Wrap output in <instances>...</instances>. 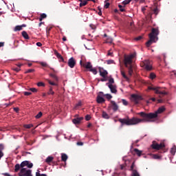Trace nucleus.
<instances>
[{
	"label": "nucleus",
	"instance_id": "obj_1",
	"mask_svg": "<svg viewBox=\"0 0 176 176\" xmlns=\"http://www.w3.org/2000/svg\"><path fill=\"white\" fill-rule=\"evenodd\" d=\"M164 111H166V108H164V107H161L154 113H147L144 111L138 113V115L141 116L142 118H138L135 117H133L131 119L129 118H119L118 122L121 123L122 126L124 124H126V126H134L135 124H138V123L155 122L153 119H156V118H157V115L160 113H163Z\"/></svg>",
	"mask_w": 176,
	"mask_h": 176
},
{
	"label": "nucleus",
	"instance_id": "obj_2",
	"mask_svg": "<svg viewBox=\"0 0 176 176\" xmlns=\"http://www.w3.org/2000/svg\"><path fill=\"white\" fill-rule=\"evenodd\" d=\"M137 56V53L134 52L130 55H125L124 57V64L128 69L129 75H133V58Z\"/></svg>",
	"mask_w": 176,
	"mask_h": 176
},
{
	"label": "nucleus",
	"instance_id": "obj_3",
	"mask_svg": "<svg viewBox=\"0 0 176 176\" xmlns=\"http://www.w3.org/2000/svg\"><path fill=\"white\" fill-rule=\"evenodd\" d=\"M158 35H159V30L157 28H153L151 30V32L148 34L150 39L146 43V46H147V47H149L151 45H152V43L156 42V41L155 40L156 39V37Z\"/></svg>",
	"mask_w": 176,
	"mask_h": 176
},
{
	"label": "nucleus",
	"instance_id": "obj_4",
	"mask_svg": "<svg viewBox=\"0 0 176 176\" xmlns=\"http://www.w3.org/2000/svg\"><path fill=\"white\" fill-rule=\"evenodd\" d=\"M141 67L144 68L146 71H152V63L149 60H145L140 63Z\"/></svg>",
	"mask_w": 176,
	"mask_h": 176
},
{
	"label": "nucleus",
	"instance_id": "obj_5",
	"mask_svg": "<svg viewBox=\"0 0 176 176\" xmlns=\"http://www.w3.org/2000/svg\"><path fill=\"white\" fill-rule=\"evenodd\" d=\"M151 148L153 149H156L157 151H160V149H163V148H166V144L162 142L160 144L156 142V141H153L151 144Z\"/></svg>",
	"mask_w": 176,
	"mask_h": 176
},
{
	"label": "nucleus",
	"instance_id": "obj_6",
	"mask_svg": "<svg viewBox=\"0 0 176 176\" xmlns=\"http://www.w3.org/2000/svg\"><path fill=\"white\" fill-rule=\"evenodd\" d=\"M18 175L19 176H32V170L30 169L27 170L25 168H23L21 169Z\"/></svg>",
	"mask_w": 176,
	"mask_h": 176
},
{
	"label": "nucleus",
	"instance_id": "obj_7",
	"mask_svg": "<svg viewBox=\"0 0 176 176\" xmlns=\"http://www.w3.org/2000/svg\"><path fill=\"white\" fill-rule=\"evenodd\" d=\"M160 87H148V90H153L155 94H160V97H162V96L167 95V92L164 91H160Z\"/></svg>",
	"mask_w": 176,
	"mask_h": 176
},
{
	"label": "nucleus",
	"instance_id": "obj_8",
	"mask_svg": "<svg viewBox=\"0 0 176 176\" xmlns=\"http://www.w3.org/2000/svg\"><path fill=\"white\" fill-rule=\"evenodd\" d=\"M109 108H110V109H112L113 112H117V111L119 109V105H118V104H116V102H115L114 100H111Z\"/></svg>",
	"mask_w": 176,
	"mask_h": 176
},
{
	"label": "nucleus",
	"instance_id": "obj_9",
	"mask_svg": "<svg viewBox=\"0 0 176 176\" xmlns=\"http://www.w3.org/2000/svg\"><path fill=\"white\" fill-rule=\"evenodd\" d=\"M131 97V100L135 104H139L140 101L142 100V97L137 94H132Z\"/></svg>",
	"mask_w": 176,
	"mask_h": 176
},
{
	"label": "nucleus",
	"instance_id": "obj_10",
	"mask_svg": "<svg viewBox=\"0 0 176 176\" xmlns=\"http://www.w3.org/2000/svg\"><path fill=\"white\" fill-rule=\"evenodd\" d=\"M25 166L28 168H32V167H34V164L32 163H30V161H23L21 163V168H24V167H25Z\"/></svg>",
	"mask_w": 176,
	"mask_h": 176
},
{
	"label": "nucleus",
	"instance_id": "obj_11",
	"mask_svg": "<svg viewBox=\"0 0 176 176\" xmlns=\"http://www.w3.org/2000/svg\"><path fill=\"white\" fill-rule=\"evenodd\" d=\"M99 74L102 78H107L108 76V72L105 70L103 67H99Z\"/></svg>",
	"mask_w": 176,
	"mask_h": 176
},
{
	"label": "nucleus",
	"instance_id": "obj_12",
	"mask_svg": "<svg viewBox=\"0 0 176 176\" xmlns=\"http://www.w3.org/2000/svg\"><path fill=\"white\" fill-rule=\"evenodd\" d=\"M67 65L70 68H74L75 65H76V60H75V58H74V57H72L69 59Z\"/></svg>",
	"mask_w": 176,
	"mask_h": 176
},
{
	"label": "nucleus",
	"instance_id": "obj_13",
	"mask_svg": "<svg viewBox=\"0 0 176 176\" xmlns=\"http://www.w3.org/2000/svg\"><path fill=\"white\" fill-rule=\"evenodd\" d=\"M80 65H82V67H84V68H86V69H89V71H90V69L93 68V65H91V63H90V62H87L86 63L82 64V60H80Z\"/></svg>",
	"mask_w": 176,
	"mask_h": 176
},
{
	"label": "nucleus",
	"instance_id": "obj_14",
	"mask_svg": "<svg viewBox=\"0 0 176 176\" xmlns=\"http://www.w3.org/2000/svg\"><path fill=\"white\" fill-rule=\"evenodd\" d=\"M108 87L109 89H110L111 93H113V94H116V93H118V89H116V85L109 84Z\"/></svg>",
	"mask_w": 176,
	"mask_h": 176
},
{
	"label": "nucleus",
	"instance_id": "obj_15",
	"mask_svg": "<svg viewBox=\"0 0 176 176\" xmlns=\"http://www.w3.org/2000/svg\"><path fill=\"white\" fill-rule=\"evenodd\" d=\"M82 120H83V117L74 118L72 122L74 124H79Z\"/></svg>",
	"mask_w": 176,
	"mask_h": 176
},
{
	"label": "nucleus",
	"instance_id": "obj_16",
	"mask_svg": "<svg viewBox=\"0 0 176 176\" xmlns=\"http://www.w3.org/2000/svg\"><path fill=\"white\" fill-rule=\"evenodd\" d=\"M27 27V25L25 24H23L21 25H16L14 28V31H21V30H23V28Z\"/></svg>",
	"mask_w": 176,
	"mask_h": 176
},
{
	"label": "nucleus",
	"instance_id": "obj_17",
	"mask_svg": "<svg viewBox=\"0 0 176 176\" xmlns=\"http://www.w3.org/2000/svg\"><path fill=\"white\" fill-rule=\"evenodd\" d=\"M97 102L98 104H102V102H105V99H104V98L100 96V95H98L97 96Z\"/></svg>",
	"mask_w": 176,
	"mask_h": 176
},
{
	"label": "nucleus",
	"instance_id": "obj_18",
	"mask_svg": "<svg viewBox=\"0 0 176 176\" xmlns=\"http://www.w3.org/2000/svg\"><path fill=\"white\" fill-rule=\"evenodd\" d=\"M61 160L62 162H67L68 160V155L65 153H62L61 154Z\"/></svg>",
	"mask_w": 176,
	"mask_h": 176
},
{
	"label": "nucleus",
	"instance_id": "obj_19",
	"mask_svg": "<svg viewBox=\"0 0 176 176\" xmlns=\"http://www.w3.org/2000/svg\"><path fill=\"white\" fill-rule=\"evenodd\" d=\"M54 159V157L52 156H48L45 160V162L47 163V164H49L50 163H52L53 162Z\"/></svg>",
	"mask_w": 176,
	"mask_h": 176
},
{
	"label": "nucleus",
	"instance_id": "obj_20",
	"mask_svg": "<svg viewBox=\"0 0 176 176\" xmlns=\"http://www.w3.org/2000/svg\"><path fill=\"white\" fill-rule=\"evenodd\" d=\"M133 152H135L138 156H141V155H142V151H140L138 148H134Z\"/></svg>",
	"mask_w": 176,
	"mask_h": 176
},
{
	"label": "nucleus",
	"instance_id": "obj_21",
	"mask_svg": "<svg viewBox=\"0 0 176 176\" xmlns=\"http://www.w3.org/2000/svg\"><path fill=\"white\" fill-rule=\"evenodd\" d=\"M22 36L24 37L25 39H30V36H28V33L25 31L22 32Z\"/></svg>",
	"mask_w": 176,
	"mask_h": 176
},
{
	"label": "nucleus",
	"instance_id": "obj_22",
	"mask_svg": "<svg viewBox=\"0 0 176 176\" xmlns=\"http://www.w3.org/2000/svg\"><path fill=\"white\" fill-rule=\"evenodd\" d=\"M102 117L103 119H109V115H108V113H107L105 111H102Z\"/></svg>",
	"mask_w": 176,
	"mask_h": 176
},
{
	"label": "nucleus",
	"instance_id": "obj_23",
	"mask_svg": "<svg viewBox=\"0 0 176 176\" xmlns=\"http://www.w3.org/2000/svg\"><path fill=\"white\" fill-rule=\"evenodd\" d=\"M50 76H51V78L54 79V80H56V82H58V77H57V76L56 74H50Z\"/></svg>",
	"mask_w": 176,
	"mask_h": 176
},
{
	"label": "nucleus",
	"instance_id": "obj_24",
	"mask_svg": "<svg viewBox=\"0 0 176 176\" xmlns=\"http://www.w3.org/2000/svg\"><path fill=\"white\" fill-rule=\"evenodd\" d=\"M20 168H21V165L16 164L15 165V169H14L15 173H18L19 171Z\"/></svg>",
	"mask_w": 176,
	"mask_h": 176
},
{
	"label": "nucleus",
	"instance_id": "obj_25",
	"mask_svg": "<svg viewBox=\"0 0 176 176\" xmlns=\"http://www.w3.org/2000/svg\"><path fill=\"white\" fill-rule=\"evenodd\" d=\"M134 170H137V168L135 167V162H133L131 166V169L130 170L133 172H134Z\"/></svg>",
	"mask_w": 176,
	"mask_h": 176
},
{
	"label": "nucleus",
	"instance_id": "obj_26",
	"mask_svg": "<svg viewBox=\"0 0 176 176\" xmlns=\"http://www.w3.org/2000/svg\"><path fill=\"white\" fill-rule=\"evenodd\" d=\"M55 54H56V57H58V58H60L61 60V61H63L64 63V58H63V56H61V54H60L57 52H55Z\"/></svg>",
	"mask_w": 176,
	"mask_h": 176
},
{
	"label": "nucleus",
	"instance_id": "obj_27",
	"mask_svg": "<svg viewBox=\"0 0 176 176\" xmlns=\"http://www.w3.org/2000/svg\"><path fill=\"white\" fill-rule=\"evenodd\" d=\"M46 17H47V15H46V14L45 13L41 14L39 18V21H42V20H43V19H46Z\"/></svg>",
	"mask_w": 176,
	"mask_h": 176
},
{
	"label": "nucleus",
	"instance_id": "obj_28",
	"mask_svg": "<svg viewBox=\"0 0 176 176\" xmlns=\"http://www.w3.org/2000/svg\"><path fill=\"white\" fill-rule=\"evenodd\" d=\"M121 75L123 76L124 79H126V80H129V77H127L126 73L123 70H121Z\"/></svg>",
	"mask_w": 176,
	"mask_h": 176
},
{
	"label": "nucleus",
	"instance_id": "obj_29",
	"mask_svg": "<svg viewBox=\"0 0 176 176\" xmlns=\"http://www.w3.org/2000/svg\"><path fill=\"white\" fill-rule=\"evenodd\" d=\"M86 5H87V1L86 0H84L83 1H82L81 3H80V8L86 6Z\"/></svg>",
	"mask_w": 176,
	"mask_h": 176
},
{
	"label": "nucleus",
	"instance_id": "obj_30",
	"mask_svg": "<svg viewBox=\"0 0 176 176\" xmlns=\"http://www.w3.org/2000/svg\"><path fill=\"white\" fill-rule=\"evenodd\" d=\"M112 42H113V39H112L111 36L107 37L106 43H112Z\"/></svg>",
	"mask_w": 176,
	"mask_h": 176
},
{
	"label": "nucleus",
	"instance_id": "obj_31",
	"mask_svg": "<svg viewBox=\"0 0 176 176\" xmlns=\"http://www.w3.org/2000/svg\"><path fill=\"white\" fill-rule=\"evenodd\" d=\"M175 152H176V146H173V148H171L170 149V153L172 155H175Z\"/></svg>",
	"mask_w": 176,
	"mask_h": 176
},
{
	"label": "nucleus",
	"instance_id": "obj_32",
	"mask_svg": "<svg viewBox=\"0 0 176 176\" xmlns=\"http://www.w3.org/2000/svg\"><path fill=\"white\" fill-rule=\"evenodd\" d=\"M113 83H115V80H113V78H110L109 82L106 83V85L108 86V85H113Z\"/></svg>",
	"mask_w": 176,
	"mask_h": 176
},
{
	"label": "nucleus",
	"instance_id": "obj_33",
	"mask_svg": "<svg viewBox=\"0 0 176 176\" xmlns=\"http://www.w3.org/2000/svg\"><path fill=\"white\" fill-rule=\"evenodd\" d=\"M90 72H92V74H94V75H97V69L96 68H91L89 69Z\"/></svg>",
	"mask_w": 176,
	"mask_h": 176
},
{
	"label": "nucleus",
	"instance_id": "obj_34",
	"mask_svg": "<svg viewBox=\"0 0 176 176\" xmlns=\"http://www.w3.org/2000/svg\"><path fill=\"white\" fill-rule=\"evenodd\" d=\"M131 1H133V0H125L122 2V5L126 6V5H129V3H130V2H131Z\"/></svg>",
	"mask_w": 176,
	"mask_h": 176
},
{
	"label": "nucleus",
	"instance_id": "obj_35",
	"mask_svg": "<svg viewBox=\"0 0 176 176\" xmlns=\"http://www.w3.org/2000/svg\"><path fill=\"white\" fill-rule=\"evenodd\" d=\"M47 94L48 95L52 94V96H53L54 94V92L53 91V87L50 88V90L48 91Z\"/></svg>",
	"mask_w": 176,
	"mask_h": 176
},
{
	"label": "nucleus",
	"instance_id": "obj_36",
	"mask_svg": "<svg viewBox=\"0 0 176 176\" xmlns=\"http://www.w3.org/2000/svg\"><path fill=\"white\" fill-rule=\"evenodd\" d=\"M132 176H140V173H138L137 170H134L133 172H132Z\"/></svg>",
	"mask_w": 176,
	"mask_h": 176
},
{
	"label": "nucleus",
	"instance_id": "obj_37",
	"mask_svg": "<svg viewBox=\"0 0 176 176\" xmlns=\"http://www.w3.org/2000/svg\"><path fill=\"white\" fill-rule=\"evenodd\" d=\"M149 78H150V79L153 80V79H155V78H156V74H155V73H151Z\"/></svg>",
	"mask_w": 176,
	"mask_h": 176
},
{
	"label": "nucleus",
	"instance_id": "obj_38",
	"mask_svg": "<svg viewBox=\"0 0 176 176\" xmlns=\"http://www.w3.org/2000/svg\"><path fill=\"white\" fill-rule=\"evenodd\" d=\"M33 126L34 125H32V124L23 125V127H25V129H31V127H33Z\"/></svg>",
	"mask_w": 176,
	"mask_h": 176
},
{
	"label": "nucleus",
	"instance_id": "obj_39",
	"mask_svg": "<svg viewBox=\"0 0 176 176\" xmlns=\"http://www.w3.org/2000/svg\"><path fill=\"white\" fill-rule=\"evenodd\" d=\"M40 64L42 67H48V68H50V66H49L47 63L45 62H41Z\"/></svg>",
	"mask_w": 176,
	"mask_h": 176
},
{
	"label": "nucleus",
	"instance_id": "obj_40",
	"mask_svg": "<svg viewBox=\"0 0 176 176\" xmlns=\"http://www.w3.org/2000/svg\"><path fill=\"white\" fill-rule=\"evenodd\" d=\"M42 115H43L42 111H40V112L35 116L36 119H40V118H42Z\"/></svg>",
	"mask_w": 176,
	"mask_h": 176
},
{
	"label": "nucleus",
	"instance_id": "obj_41",
	"mask_svg": "<svg viewBox=\"0 0 176 176\" xmlns=\"http://www.w3.org/2000/svg\"><path fill=\"white\" fill-rule=\"evenodd\" d=\"M104 96H105L106 98H107L108 100H111V98H112V95H111V94H105Z\"/></svg>",
	"mask_w": 176,
	"mask_h": 176
},
{
	"label": "nucleus",
	"instance_id": "obj_42",
	"mask_svg": "<svg viewBox=\"0 0 176 176\" xmlns=\"http://www.w3.org/2000/svg\"><path fill=\"white\" fill-rule=\"evenodd\" d=\"M107 63L108 65L115 64V61L113 60H112V59L107 60Z\"/></svg>",
	"mask_w": 176,
	"mask_h": 176
},
{
	"label": "nucleus",
	"instance_id": "obj_43",
	"mask_svg": "<svg viewBox=\"0 0 176 176\" xmlns=\"http://www.w3.org/2000/svg\"><path fill=\"white\" fill-rule=\"evenodd\" d=\"M37 86L38 87H45V83H43L42 82H39L37 83Z\"/></svg>",
	"mask_w": 176,
	"mask_h": 176
},
{
	"label": "nucleus",
	"instance_id": "obj_44",
	"mask_svg": "<svg viewBox=\"0 0 176 176\" xmlns=\"http://www.w3.org/2000/svg\"><path fill=\"white\" fill-rule=\"evenodd\" d=\"M153 13L154 14H155V16H157V14H159V10L157 9V8L153 10Z\"/></svg>",
	"mask_w": 176,
	"mask_h": 176
},
{
	"label": "nucleus",
	"instance_id": "obj_45",
	"mask_svg": "<svg viewBox=\"0 0 176 176\" xmlns=\"http://www.w3.org/2000/svg\"><path fill=\"white\" fill-rule=\"evenodd\" d=\"M122 101L123 105H125V106L129 105V102H127V100L122 99Z\"/></svg>",
	"mask_w": 176,
	"mask_h": 176
},
{
	"label": "nucleus",
	"instance_id": "obj_46",
	"mask_svg": "<svg viewBox=\"0 0 176 176\" xmlns=\"http://www.w3.org/2000/svg\"><path fill=\"white\" fill-rule=\"evenodd\" d=\"M118 8H120V10L121 12H126V10H124V8H123V6H122V5H118Z\"/></svg>",
	"mask_w": 176,
	"mask_h": 176
},
{
	"label": "nucleus",
	"instance_id": "obj_47",
	"mask_svg": "<svg viewBox=\"0 0 176 176\" xmlns=\"http://www.w3.org/2000/svg\"><path fill=\"white\" fill-rule=\"evenodd\" d=\"M34 69H30L28 70H27L25 74H31V72H34Z\"/></svg>",
	"mask_w": 176,
	"mask_h": 176
},
{
	"label": "nucleus",
	"instance_id": "obj_48",
	"mask_svg": "<svg viewBox=\"0 0 176 176\" xmlns=\"http://www.w3.org/2000/svg\"><path fill=\"white\" fill-rule=\"evenodd\" d=\"M48 83L51 85L52 86H57V83H55L54 82H52L50 80H48Z\"/></svg>",
	"mask_w": 176,
	"mask_h": 176
},
{
	"label": "nucleus",
	"instance_id": "obj_49",
	"mask_svg": "<svg viewBox=\"0 0 176 176\" xmlns=\"http://www.w3.org/2000/svg\"><path fill=\"white\" fill-rule=\"evenodd\" d=\"M13 71H15V72H19L21 69L20 67H13L12 68Z\"/></svg>",
	"mask_w": 176,
	"mask_h": 176
},
{
	"label": "nucleus",
	"instance_id": "obj_50",
	"mask_svg": "<svg viewBox=\"0 0 176 176\" xmlns=\"http://www.w3.org/2000/svg\"><path fill=\"white\" fill-rule=\"evenodd\" d=\"M153 159H160V156L158 155L154 154L153 155Z\"/></svg>",
	"mask_w": 176,
	"mask_h": 176
},
{
	"label": "nucleus",
	"instance_id": "obj_51",
	"mask_svg": "<svg viewBox=\"0 0 176 176\" xmlns=\"http://www.w3.org/2000/svg\"><path fill=\"white\" fill-rule=\"evenodd\" d=\"M91 119V117L90 116V115H87V116H85V120L89 121V120H90Z\"/></svg>",
	"mask_w": 176,
	"mask_h": 176
},
{
	"label": "nucleus",
	"instance_id": "obj_52",
	"mask_svg": "<svg viewBox=\"0 0 176 176\" xmlns=\"http://www.w3.org/2000/svg\"><path fill=\"white\" fill-rule=\"evenodd\" d=\"M5 148V145L3 144H0V151L2 152L3 149Z\"/></svg>",
	"mask_w": 176,
	"mask_h": 176
},
{
	"label": "nucleus",
	"instance_id": "obj_53",
	"mask_svg": "<svg viewBox=\"0 0 176 176\" xmlns=\"http://www.w3.org/2000/svg\"><path fill=\"white\" fill-rule=\"evenodd\" d=\"M30 91H32V93H36V91H38V89L36 88H30Z\"/></svg>",
	"mask_w": 176,
	"mask_h": 176
},
{
	"label": "nucleus",
	"instance_id": "obj_54",
	"mask_svg": "<svg viewBox=\"0 0 176 176\" xmlns=\"http://www.w3.org/2000/svg\"><path fill=\"white\" fill-rule=\"evenodd\" d=\"M31 94H32V93L31 92H28V91L24 92V96H31Z\"/></svg>",
	"mask_w": 176,
	"mask_h": 176
},
{
	"label": "nucleus",
	"instance_id": "obj_55",
	"mask_svg": "<svg viewBox=\"0 0 176 176\" xmlns=\"http://www.w3.org/2000/svg\"><path fill=\"white\" fill-rule=\"evenodd\" d=\"M135 39V41H141V39H142V36H139L136 37Z\"/></svg>",
	"mask_w": 176,
	"mask_h": 176
},
{
	"label": "nucleus",
	"instance_id": "obj_56",
	"mask_svg": "<svg viewBox=\"0 0 176 176\" xmlns=\"http://www.w3.org/2000/svg\"><path fill=\"white\" fill-rule=\"evenodd\" d=\"M77 145H78V146H82L83 145V142H77Z\"/></svg>",
	"mask_w": 176,
	"mask_h": 176
},
{
	"label": "nucleus",
	"instance_id": "obj_57",
	"mask_svg": "<svg viewBox=\"0 0 176 176\" xmlns=\"http://www.w3.org/2000/svg\"><path fill=\"white\" fill-rule=\"evenodd\" d=\"M2 157H3V152L0 151V160L2 159Z\"/></svg>",
	"mask_w": 176,
	"mask_h": 176
},
{
	"label": "nucleus",
	"instance_id": "obj_58",
	"mask_svg": "<svg viewBox=\"0 0 176 176\" xmlns=\"http://www.w3.org/2000/svg\"><path fill=\"white\" fill-rule=\"evenodd\" d=\"M109 3H107L105 5H104V8L105 9H108V8H109Z\"/></svg>",
	"mask_w": 176,
	"mask_h": 176
},
{
	"label": "nucleus",
	"instance_id": "obj_59",
	"mask_svg": "<svg viewBox=\"0 0 176 176\" xmlns=\"http://www.w3.org/2000/svg\"><path fill=\"white\" fill-rule=\"evenodd\" d=\"M54 72V74H57L58 72L57 70H55L53 67H50Z\"/></svg>",
	"mask_w": 176,
	"mask_h": 176
},
{
	"label": "nucleus",
	"instance_id": "obj_60",
	"mask_svg": "<svg viewBox=\"0 0 176 176\" xmlns=\"http://www.w3.org/2000/svg\"><path fill=\"white\" fill-rule=\"evenodd\" d=\"M133 26H134V22H130V27H129V28H133Z\"/></svg>",
	"mask_w": 176,
	"mask_h": 176
},
{
	"label": "nucleus",
	"instance_id": "obj_61",
	"mask_svg": "<svg viewBox=\"0 0 176 176\" xmlns=\"http://www.w3.org/2000/svg\"><path fill=\"white\" fill-rule=\"evenodd\" d=\"M36 46H38V47H41V46H42V43L41 42L36 43Z\"/></svg>",
	"mask_w": 176,
	"mask_h": 176
},
{
	"label": "nucleus",
	"instance_id": "obj_62",
	"mask_svg": "<svg viewBox=\"0 0 176 176\" xmlns=\"http://www.w3.org/2000/svg\"><path fill=\"white\" fill-rule=\"evenodd\" d=\"M82 105V102H78L76 104V107H80Z\"/></svg>",
	"mask_w": 176,
	"mask_h": 176
},
{
	"label": "nucleus",
	"instance_id": "obj_63",
	"mask_svg": "<svg viewBox=\"0 0 176 176\" xmlns=\"http://www.w3.org/2000/svg\"><path fill=\"white\" fill-rule=\"evenodd\" d=\"M14 111L15 112H19V107H14Z\"/></svg>",
	"mask_w": 176,
	"mask_h": 176
},
{
	"label": "nucleus",
	"instance_id": "obj_64",
	"mask_svg": "<svg viewBox=\"0 0 176 176\" xmlns=\"http://www.w3.org/2000/svg\"><path fill=\"white\" fill-rule=\"evenodd\" d=\"M124 167H125L124 165H123V164L120 165V168H121L122 170H123V168H124Z\"/></svg>",
	"mask_w": 176,
	"mask_h": 176
}]
</instances>
